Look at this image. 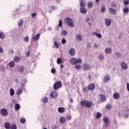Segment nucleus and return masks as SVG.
<instances>
[{
  "label": "nucleus",
  "mask_w": 129,
  "mask_h": 129,
  "mask_svg": "<svg viewBox=\"0 0 129 129\" xmlns=\"http://www.w3.org/2000/svg\"><path fill=\"white\" fill-rule=\"evenodd\" d=\"M70 63L72 65H76L77 64H80L81 63V59L72 57L70 59Z\"/></svg>",
  "instance_id": "obj_1"
},
{
  "label": "nucleus",
  "mask_w": 129,
  "mask_h": 129,
  "mask_svg": "<svg viewBox=\"0 0 129 129\" xmlns=\"http://www.w3.org/2000/svg\"><path fill=\"white\" fill-rule=\"evenodd\" d=\"M64 22L67 26H69V27H72V28L74 27V21L72 19L67 18L64 19Z\"/></svg>",
  "instance_id": "obj_2"
},
{
  "label": "nucleus",
  "mask_w": 129,
  "mask_h": 129,
  "mask_svg": "<svg viewBox=\"0 0 129 129\" xmlns=\"http://www.w3.org/2000/svg\"><path fill=\"white\" fill-rule=\"evenodd\" d=\"M81 105H83V106H86V107L90 108V107L92 106V102L89 101L83 100L81 101Z\"/></svg>",
  "instance_id": "obj_3"
},
{
  "label": "nucleus",
  "mask_w": 129,
  "mask_h": 129,
  "mask_svg": "<svg viewBox=\"0 0 129 129\" xmlns=\"http://www.w3.org/2000/svg\"><path fill=\"white\" fill-rule=\"evenodd\" d=\"M1 113L3 116H8L9 115V112L5 108H3L1 110Z\"/></svg>",
  "instance_id": "obj_4"
},
{
  "label": "nucleus",
  "mask_w": 129,
  "mask_h": 129,
  "mask_svg": "<svg viewBox=\"0 0 129 129\" xmlns=\"http://www.w3.org/2000/svg\"><path fill=\"white\" fill-rule=\"evenodd\" d=\"M81 13L82 14H86L87 13V11L84 7H85V3L81 2Z\"/></svg>",
  "instance_id": "obj_5"
},
{
  "label": "nucleus",
  "mask_w": 129,
  "mask_h": 129,
  "mask_svg": "<svg viewBox=\"0 0 129 129\" xmlns=\"http://www.w3.org/2000/svg\"><path fill=\"white\" fill-rule=\"evenodd\" d=\"M61 86L62 83H61L60 82H57L55 83L53 86L54 90H57V89H59V88H60Z\"/></svg>",
  "instance_id": "obj_6"
},
{
  "label": "nucleus",
  "mask_w": 129,
  "mask_h": 129,
  "mask_svg": "<svg viewBox=\"0 0 129 129\" xmlns=\"http://www.w3.org/2000/svg\"><path fill=\"white\" fill-rule=\"evenodd\" d=\"M24 86H25V84H21V87L17 90L16 92L17 95H21V94L23 93V87H24Z\"/></svg>",
  "instance_id": "obj_7"
},
{
  "label": "nucleus",
  "mask_w": 129,
  "mask_h": 129,
  "mask_svg": "<svg viewBox=\"0 0 129 129\" xmlns=\"http://www.w3.org/2000/svg\"><path fill=\"white\" fill-rule=\"evenodd\" d=\"M50 96L51 98H56L58 97V93L57 92H52L50 93Z\"/></svg>",
  "instance_id": "obj_8"
},
{
  "label": "nucleus",
  "mask_w": 129,
  "mask_h": 129,
  "mask_svg": "<svg viewBox=\"0 0 129 129\" xmlns=\"http://www.w3.org/2000/svg\"><path fill=\"white\" fill-rule=\"evenodd\" d=\"M61 44L56 41H54L53 48H56V49H59Z\"/></svg>",
  "instance_id": "obj_9"
},
{
  "label": "nucleus",
  "mask_w": 129,
  "mask_h": 129,
  "mask_svg": "<svg viewBox=\"0 0 129 129\" xmlns=\"http://www.w3.org/2000/svg\"><path fill=\"white\" fill-rule=\"evenodd\" d=\"M95 89V85L94 84H90L88 86V89L89 90H94Z\"/></svg>",
  "instance_id": "obj_10"
},
{
  "label": "nucleus",
  "mask_w": 129,
  "mask_h": 129,
  "mask_svg": "<svg viewBox=\"0 0 129 129\" xmlns=\"http://www.w3.org/2000/svg\"><path fill=\"white\" fill-rule=\"evenodd\" d=\"M109 13L111 14V15H116L117 12L116 10L111 8H109Z\"/></svg>",
  "instance_id": "obj_11"
},
{
  "label": "nucleus",
  "mask_w": 129,
  "mask_h": 129,
  "mask_svg": "<svg viewBox=\"0 0 129 129\" xmlns=\"http://www.w3.org/2000/svg\"><path fill=\"white\" fill-rule=\"evenodd\" d=\"M113 97L114 98V99H119L120 98V95H119V93L115 92L113 94Z\"/></svg>",
  "instance_id": "obj_12"
},
{
  "label": "nucleus",
  "mask_w": 129,
  "mask_h": 129,
  "mask_svg": "<svg viewBox=\"0 0 129 129\" xmlns=\"http://www.w3.org/2000/svg\"><path fill=\"white\" fill-rule=\"evenodd\" d=\"M109 81V75H106L103 80V83H106Z\"/></svg>",
  "instance_id": "obj_13"
},
{
  "label": "nucleus",
  "mask_w": 129,
  "mask_h": 129,
  "mask_svg": "<svg viewBox=\"0 0 129 129\" xmlns=\"http://www.w3.org/2000/svg\"><path fill=\"white\" fill-rule=\"evenodd\" d=\"M41 36V34L40 33H38L33 36L32 37V39H33L34 41H37V40H39L40 39V36Z\"/></svg>",
  "instance_id": "obj_14"
},
{
  "label": "nucleus",
  "mask_w": 129,
  "mask_h": 129,
  "mask_svg": "<svg viewBox=\"0 0 129 129\" xmlns=\"http://www.w3.org/2000/svg\"><path fill=\"white\" fill-rule=\"evenodd\" d=\"M70 54L71 56H74L75 55L76 51L74 48H71L69 51Z\"/></svg>",
  "instance_id": "obj_15"
},
{
  "label": "nucleus",
  "mask_w": 129,
  "mask_h": 129,
  "mask_svg": "<svg viewBox=\"0 0 129 129\" xmlns=\"http://www.w3.org/2000/svg\"><path fill=\"white\" fill-rule=\"evenodd\" d=\"M91 67L89 65L87 64H84L83 66V70L84 71H86L87 70H89V69H91Z\"/></svg>",
  "instance_id": "obj_16"
},
{
  "label": "nucleus",
  "mask_w": 129,
  "mask_h": 129,
  "mask_svg": "<svg viewBox=\"0 0 129 129\" xmlns=\"http://www.w3.org/2000/svg\"><path fill=\"white\" fill-rule=\"evenodd\" d=\"M13 60L16 63H19V62H20V60H21V58H20L18 55H16L13 58Z\"/></svg>",
  "instance_id": "obj_17"
},
{
  "label": "nucleus",
  "mask_w": 129,
  "mask_h": 129,
  "mask_svg": "<svg viewBox=\"0 0 129 129\" xmlns=\"http://www.w3.org/2000/svg\"><path fill=\"white\" fill-rule=\"evenodd\" d=\"M59 121L60 123H65V122H66V118H65V117L64 116L60 117L59 119Z\"/></svg>",
  "instance_id": "obj_18"
},
{
  "label": "nucleus",
  "mask_w": 129,
  "mask_h": 129,
  "mask_svg": "<svg viewBox=\"0 0 129 129\" xmlns=\"http://www.w3.org/2000/svg\"><path fill=\"white\" fill-rule=\"evenodd\" d=\"M121 66L122 69L125 70L126 69V68H127V65L124 62H122L121 63Z\"/></svg>",
  "instance_id": "obj_19"
},
{
  "label": "nucleus",
  "mask_w": 129,
  "mask_h": 129,
  "mask_svg": "<svg viewBox=\"0 0 129 129\" xmlns=\"http://www.w3.org/2000/svg\"><path fill=\"white\" fill-rule=\"evenodd\" d=\"M4 126L6 129H10L11 128V123L6 122L4 124Z\"/></svg>",
  "instance_id": "obj_20"
},
{
  "label": "nucleus",
  "mask_w": 129,
  "mask_h": 129,
  "mask_svg": "<svg viewBox=\"0 0 129 129\" xmlns=\"http://www.w3.org/2000/svg\"><path fill=\"white\" fill-rule=\"evenodd\" d=\"M103 121L106 125V126H108V122H109V120H108V118L105 117L103 118Z\"/></svg>",
  "instance_id": "obj_21"
},
{
  "label": "nucleus",
  "mask_w": 129,
  "mask_h": 129,
  "mask_svg": "<svg viewBox=\"0 0 129 129\" xmlns=\"http://www.w3.org/2000/svg\"><path fill=\"white\" fill-rule=\"evenodd\" d=\"M100 96L101 101H105L106 100V97L104 95L100 94Z\"/></svg>",
  "instance_id": "obj_22"
},
{
  "label": "nucleus",
  "mask_w": 129,
  "mask_h": 129,
  "mask_svg": "<svg viewBox=\"0 0 129 129\" xmlns=\"http://www.w3.org/2000/svg\"><path fill=\"white\" fill-rule=\"evenodd\" d=\"M123 13L124 15H126V14H128L129 13V9L127 7H125L123 10Z\"/></svg>",
  "instance_id": "obj_23"
},
{
  "label": "nucleus",
  "mask_w": 129,
  "mask_h": 129,
  "mask_svg": "<svg viewBox=\"0 0 129 129\" xmlns=\"http://www.w3.org/2000/svg\"><path fill=\"white\" fill-rule=\"evenodd\" d=\"M105 22L106 26H110V25L111 24V21H110V20L109 19H106Z\"/></svg>",
  "instance_id": "obj_24"
},
{
  "label": "nucleus",
  "mask_w": 129,
  "mask_h": 129,
  "mask_svg": "<svg viewBox=\"0 0 129 129\" xmlns=\"http://www.w3.org/2000/svg\"><path fill=\"white\" fill-rule=\"evenodd\" d=\"M41 101L43 103H47V102H48V98H47V97H43L41 99Z\"/></svg>",
  "instance_id": "obj_25"
},
{
  "label": "nucleus",
  "mask_w": 129,
  "mask_h": 129,
  "mask_svg": "<svg viewBox=\"0 0 129 129\" xmlns=\"http://www.w3.org/2000/svg\"><path fill=\"white\" fill-rule=\"evenodd\" d=\"M58 111L60 113H62L65 111V108H64V107H59L58 108Z\"/></svg>",
  "instance_id": "obj_26"
},
{
  "label": "nucleus",
  "mask_w": 129,
  "mask_h": 129,
  "mask_svg": "<svg viewBox=\"0 0 129 129\" xmlns=\"http://www.w3.org/2000/svg\"><path fill=\"white\" fill-rule=\"evenodd\" d=\"M10 94L11 96H14L15 95V90L13 88H11L10 90Z\"/></svg>",
  "instance_id": "obj_27"
},
{
  "label": "nucleus",
  "mask_w": 129,
  "mask_h": 129,
  "mask_svg": "<svg viewBox=\"0 0 129 129\" xmlns=\"http://www.w3.org/2000/svg\"><path fill=\"white\" fill-rule=\"evenodd\" d=\"M112 51V49L111 48H108L105 49V52L107 54H110V53H111Z\"/></svg>",
  "instance_id": "obj_28"
},
{
  "label": "nucleus",
  "mask_w": 129,
  "mask_h": 129,
  "mask_svg": "<svg viewBox=\"0 0 129 129\" xmlns=\"http://www.w3.org/2000/svg\"><path fill=\"white\" fill-rule=\"evenodd\" d=\"M21 108V106L19 104H15V110H19Z\"/></svg>",
  "instance_id": "obj_29"
},
{
  "label": "nucleus",
  "mask_w": 129,
  "mask_h": 129,
  "mask_svg": "<svg viewBox=\"0 0 129 129\" xmlns=\"http://www.w3.org/2000/svg\"><path fill=\"white\" fill-rule=\"evenodd\" d=\"M67 34H68V33L66 30H62L61 32V35H62V36H66Z\"/></svg>",
  "instance_id": "obj_30"
},
{
  "label": "nucleus",
  "mask_w": 129,
  "mask_h": 129,
  "mask_svg": "<svg viewBox=\"0 0 129 129\" xmlns=\"http://www.w3.org/2000/svg\"><path fill=\"white\" fill-rule=\"evenodd\" d=\"M6 38V35L4 33H0V39H5Z\"/></svg>",
  "instance_id": "obj_31"
},
{
  "label": "nucleus",
  "mask_w": 129,
  "mask_h": 129,
  "mask_svg": "<svg viewBox=\"0 0 129 129\" xmlns=\"http://www.w3.org/2000/svg\"><path fill=\"white\" fill-rule=\"evenodd\" d=\"M23 40H24V42H25L26 43H28V42H29V41H30V39L29 38V37H28V36L24 37Z\"/></svg>",
  "instance_id": "obj_32"
},
{
  "label": "nucleus",
  "mask_w": 129,
  "mask_h": 129,
  "mask_svg": "<svg viewBox=\"0 0 129 129\" xmlns=\"http://www.w3.org/2000/svg\"><path fill=\"white\" fill-rule=\"evenodd\" d=\"M94 34L97 37V38H102V35L100 33H94Z\"/></svg>",
  "instance_id": "obj_33"
},
{
  "label": "nucleus",
  "mask_w": 129,
  "mask_h": 129,
  "mask_svg": "<svg viewBox=\"0 0 129 129\" xmlns=\"http://www.w3.org/2000/svg\"><path fill=\"white\" fill-rule=\"evenodd\" d=\"M23 23V19H21L20 20H19V21L18 22V26L19 27H21Z\"/></svg>",
  "instance_id": "obj_34"
},
{
  "label": "nucleus",
  "mask_w": 129,
  "mask_h": 129,
  "mask_svg": "<svg viewBox=\"0 0 129 129\" xmlns=\"http://www.w3.org/2000/svg\"><path fill=\"white\" fill-rule=\"evenodd\" d=\"M76 65L75 66V69H76L77 70H79V69H80L81 68V66L80 64H75Z\"/></svg>",
  "instance_id": "obj_35"
},
{
  "label": "nucleus",
  "mask_w": 129,
  "mask_h": 129,
  "mask_svg": "<svg viewBox=\"0 0 129 129\" xmlns=\"http://www.w3.org/2000/svg\"><path fill=\"white\" fill-rule=\"evenodd\" d=\"M15 62L13 61H11L10 63H9V66L10 67H14L15 66Z\"/></svg>",
  "instance_id": "obj_36"
},
{
  "label": "nucleus",
  "mask_w": 129,
  "mask_h": 129,
  "mask_svg": "<svg viewBox=\"0 0 129 129\" xmlns=\"http://www.w3.org/2000/svg\"><path fill=\"white\" fill-rule=\"evenodd\" d=\"M88 8H92L93 7V3L89 2L88 4Z\"/></svg>",
  "instance_id": "obj_37"
},
{
  "label": "nucleus",
  "mask_w": 129,
  "mask_h": 129,
  "mask_svg": "<svg viewBox=\"0 0 129 129\" xmlns=\"http://www.w3.org/2000/svg\"><path fill=\"white\" fill-rule=\"evenodd\" d=\"M57 64H61V63H62V59L61 58H58L57 59Z\"/></svg>",
  "instance_id": "obj_38"
},
{
  "label": "nucleus",
  "mask_w": 129,
  "mask_h": 129,
  "mask_svg": "<svg viewBox=\"0 0 129 129\" xmlns=\"http://www.w3.org/2000/svg\"><path fill=\"white\" fill-rule=\"evenodd\" d=\"M101 116V113L97 112L96 118L98 119Z\"/></svg>",
  "instance_id": "obj_39"
},
{
  "label": "nucleus",
  "mask_w": 129,
  "mask_h": 129,
  "mask_svg": "<svg viewBox=\"0 0 129 129\" xmlns=\"http://www.w3.org/2000/svg\"><path fill=\"white\" fill-rule=\"evenodd\" d=\"M67 119L68 120H71V119H72V117L71 115H67Z\"/></svg>",
  "instance_id": "obj_40"
},
{
  "label": "nucleus",
  "mask_w": 129,
  "mask_h": 129,
  "mask_svg": "<svg viewBox=\"0 0 129 129\" xmlns=\"http://www.w3.org/2000/svg\"><path fill=\"white\" fill-rule=\"evenodd\" d=\"M20 122L21 123H25V122H26V119L24 118L20 119Z\"/></svg>",
  "instance_id": "obj_41"
},
{
  "label": "nucleus",
  "mask_w": 129,
  "mask_h": 129,
  "mask_svg": "<svg viewBox=\"0 0 129 129\" xmlns=\"http://www.w3.org/2000/svg\"><path fill=\"white\" fill-rule=\"evenodd\" d=\"M62 20H59L58 21V27H62Z\"/></svg>",
  "instance_id": "obj_42"
},
{
  "label": "nucleus",
  "mask_w": 129,
  "mask_h": 129,
  "mask_svg": "<svg viewBox=\"0 0 129 129\" xmlns=\"http://www.w3.org/2000/svg\"><path fill=\"white\" fill-rule=\"evenodd\" d=\"M88 91V88L84 87L83 88V92H87Z\"/></svg>",
  "instance_id": "obj_43"
},
{
  "label": "nucleus",
  "mask_w": 129,
  "mask_h": 129,
  "mask_svg": "<svg viewBox=\"0 0 129 129\" xmlns=\"http://www.w3.org/2000/svg\"><path fill=\"white\" fill-rule=\"evenodd\" d=\"M24 67H20L19 70V72H23L24 71Z\"/></svg>",
  "instance_id": "obj_44"
},
{
  "label": "nucleus",
  "mask_w": 129,
  "mask_h": 129,
  "mask_svg": "<svg viewBox=\"0 0 129 129\" xmlns=\"http://www.w3.org/2000/svg\"><path fill=\"white\" fill-rule=\"evenodd\" d=\"M10 128L11 129H17V126L16 125V124H13L12 126H11Z\"/></svg>",
  "instance_id": "obj_45"
},
{
  "label": "nucleus",
  "mask_w": 129,
  "mask_h": 129,
  "mask_svg": "<svg viewBox=\"0 0 129 129\" xmlns=\"http://www.w3.org/2000/svg\"><path fill=\"white\" fill-rule=\"evenodd\" d=\"M77 39L80 41L81 40V34H79L77 36Z\"/></svg>",
  "instance_id": "obj_46"
},
{
  "label": "nucleus",
  "mask_w": 129,
  "mask_h": 129,
  "mask_svg": "<svg viewBox=\"0 0 129 129\" xmlns=\"http://www.w3.org/2000/svg\"><path fill=\"white\" fill-rule=\"evenodd\" d=\"M106 108H107V109H111V105H110V104H108L106 105Z\"/></svg>",
  "instance_id": "obj_47"
},
{
  "label": "nucleus",
  "mask_w": 129,
  "mask_h": 129,
  "mask_svg": "<svg viewBox=\"0 0 129 129\" xmlns=\"http://www.w3.org/2000/svg\"><path fill=\"white\" fill-rule=\"evenodd\" d=\"M101 12L102 13H103V12H105V7H104V6L102 7Z\"/></svg>",
  "instance_id": "obj_48"
},
{
  "label": "nucleus",
  "mask_w": 129,
  "mask_h": 129,
  "mask_svg": "<svg viewBox=\"0 0 129 129\" xmlns=\"http://www.w3.org/2000/svg\"><path fill=\"white\" fill-rule=\"evenodd\" d=\"M99 58L100 60H103V59H104V56H103V55H100L99 56Z\"/></svg>",
  "instance_id": "obj_49"
},
{
  "label": "nucleus",
  "mask_w": 129,
  "mask_h": 129,
  "mask_svg": "<svg viewBox=\"0 0 129 129\" xmlns=\"http://www.w3.org/2000/svg\"><path fill=\"white\" fill-rule=\"evenodd\" d=\"M61 43L64 44H66V39H62L61 40Z\"/></svg>",
  "instance_id": "obj_50"
},
{
  "label": "nucleus",
  "mask_w": 129,
  "mask_h": 129,
  "mask_svg": "<svg viewBox=\"0 0 129 129\" xmlns=\"http://www.w3.org/2000/svg\"><path fill=\"white\" fill-rule=\"evenodd\" d=\"M51 73H52V74H54V73H55V72H56V70H55V69L52 68L51 70Z\"/></svg>",
  "instance_id": "obj_51"
},
{
  "label": "nucleus",
  "mask_w": 129,
  "mask_h": 129,
  "mask_svg": "<svg viewBox=\"0 0 129 129\" xmlns=\"http://www.w3.org/2000/svg\"><path fill=\"white\" fill-rule=\"evenodd\" d=\"M128 4H129L128 1H124V5H125V6H127Z\"/></svg>",
  "instance_id": "obj_52"
},
{
  "label": "nucleus",
  "mask_w": 129,
  "mask_h": 129,
  "mask_svg": "<svg viewBox=\"0 0 129 129\" xmlns=\"http://www.w3.org/2000/svg\"><path fill=\"white\" fill-rule=\"evenodd\" d=\"M36 17V13H33L31 14V17L34 18Z\"/></svg>",
  "instance_id": "obj_53"
},
{
  "label": "nucleus",
  "mask_w": 129,
  "mask_h": 129,
  "mask_svg": "<svg viewBox=\"0 0 129 129\" xmlns=\"http://www.w3.org/2000/svg\"><path fill=\"white\" fill-rule=\"evenodd\" d=\"M112 7L113 8H115V7H116V5L115 3H114V2L112 3Z\"/></svg>",
  "instance_id": "obj_54"
},
{
  "label": "nucleus",
  "mask_w": 129,
  "mask_h": 129,
  "mask_svg": "<svg viewBox=\"0 0 129 129\" xmlns=\"http://www.w3.org/2000/svg\"><path fill=\"white\" fill-rule=\"evenodd\" d=\"M26 55L27 56V57H29V56H30V51H27V52H26Z\"/></svg>",
  "instance_id": "obj_55"
},
{
  "label": "nucleus",
  "mask_w": 129,
  "mask_h": 129,
  "mask_svg": "<svg viewBox=\"0 0 129 129\" xmlns=\"http://www.w3.org/2000/svg\"><path fill=\"white\" fill-rule=\"evenodd\" d=\"M0 53H4V49L2 47H0Z\"/></svg>",
  "instance_id": "obj_56"
},
{
  "label": "nucleus",
  "mask_w": 129,
  "mask_h": 129,
  "mask_svg": "<svg viewBox=\"0 0 129 129\" xmlns=\"http://www.w3.org/2000/svg\"><path fill=\"white\" fill-rule=\"evenodd\" d=\"M10 54H14V50H13V49H10Z\"/></svg>",
  "instance_id": "obj_57"
},
{
  "label": "nucleus",
  "mask_w": 129,
  "mask_h": 129,
  "mask_svg": "<svg viewBox=\"0 0 129 129\" xmlns=\"http://www.w3.org/2000/svg\"><path fill=\"white\" fill-rule=\"evenodd\" d=\"M126 85H127V87H126L127 90H128V91L129 92V84L127 83Z\"/></svg>",
  "instance_id": "obj_58"
},
{
  "label": "nucleus",
  "mask_w": 129,
  "mask_h": 129,
  "mask_svg": "<svg viewBox=\"0 0 129 129\" xmlns=\"http://www.w3.org/2000/svg\"><path fill=\"white\" fill-rule=\"evenodd\" d=\"M70 101L71 103H73V99H72V98H70Z\"/></svg>",
  "instance_id": "obj_59"
},
{
  "label": "nucleus",
  "mask_w": 129,
  "mask_h": 129,
  "mask_svg": "<svg viewBox=\"0 0 129 129\" xmlns=\"http://www.w3.org/2000/svg\"><path fill=\"white\" fill-rule=\"evenodd\" d=\"M15 81L16 83H19V80L18 79H15Z\"/></svg>",
  "instance_id": "obj_60"
},
{
  "label": "nucleus",
  "mask_w": 129,
  "mask_h": 129,
  "mask_svg": "<svg viewBox=\"0 0 129 129\" xmlns=\"http://www.w3.org/2000/svg\"><path fill=\"white\" fill-rule=\"evenodd\" d=\"M88 78L90 80H91V76H90V75L88 76Z\"/></svg>",
  "instance_id": "obj_61"
},
{
  "label": "nucleus",
  "mask_w": 129,
  "mask_h": 129,
  "mask_svg": "<svg viewBox=\"0 0 129 129\" xmlns=\"http://www.w3.org/2000/svg\"><path fill=\"white\" fill-rule=\"evenodd\" d=\"M88 47L89 48H90V47H91V44L89 43V44H88Z\"/></svg>",
  "instance_id": "obj_62"
},
{
  "label": "nucleus",
  "mask_w": 129,
  "mask_h": 129,
  "mask_svg": "<svg viewBox=\"0 0 129 129\" xmlns=\"http://www.w3.org/2000/svg\"><path fill=\"white\" fill-rule=\"evenodd\" d=\"M90 20V19L89 18H87L86 19L87 22H89Z\"/></svg>",
  "instance_id": "obj_63"
},
{
  "label": "nucleus",
  "mask_w": 129,
  "mask_h": 129,
  "mask_svg": "<svg viewBox=\"0 0 129 129\" xmlns=\"http://www.w3.org/2000/svg\"><path fill=\"white\" fill-rule=\"evenodd\" d=\"M52 128H53V129L57 128V126H56V125L53 126L52 127Z\"/></svg>",
  "instance_id": "obj_64"
}]
</instances>
